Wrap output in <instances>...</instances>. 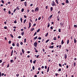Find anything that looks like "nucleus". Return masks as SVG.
Listing matches in <instances>:
<instances>
[{
    "instance_id": "nucleus-1",
    "label": "nucleus",
    "mask_w": 77,
    "mask_h": 77,
    "mask_svg": "<svg viewBox=\"0 0 77 77\" xmlns=\"http://www.w3.org/2000/svg\"><path fill=\"white\" fill-rule=\"evenodd\" d=\"M34 45L35 47H36L38 45V42H35L34 43Z\"/></svg>"
},
{
    "instance_id": "nucleus-2",
    "label": "nucleus",
    "mask_w": 77,
    "mask_h": 77,
    "mask_svg": "<svg viewBox=\"0 0 77 77\" xmlns=\"http://www.w3.org/2000/svg\"><path fill=\"white\" fill-rule=\"evenodd\" d=\"M39 10V8H38V7H37L35 8V11L36 12V11H38Z\"/></svg>"
},
{
    "instance_id": "nucleus-3",
    "label": "nucleus",
    "mask_w": 77,
    "mask_h": 77,
    "mask_svg": "<svg viewBox=\"0 0 77 77\" xmlns=\"http://www.w3.org/2000/svg\"><path fill=\"white\" fill-rule=\"evenodd\" d=\"M49 70H50V67H48V69L47 70V72H48V71H49Z\"/></svg>"
},
{
    "instance_id": "nucleus-4",
    "label": "nucleus",
    "mask_w": 77,
    "mask_h": 77,
    "mask_svg": "<svg viewBox=\"0 0 77 77\" xmlns=\"http://www.w3.org/2000/svg\"><path fill=\"white\" fill-rule=\"evenodd\" d=\"M60 25L61 27H63V23H60Z\"/></svg>"
},
{
    "instance_id": "nucleus-5",
    "label": "nucleus",
    "mask_w": 77,
    "mask_h": 77,
    "mask_svg": "<svg viewBox=\"0 0 77 77\" xmlns=\"http://www.w3.org/2000/svg\"><path fill=\"white\" fill-rule=\"evenodd\" d=\"M67 57V55H66V54H65V59H66V58Z\"/></svg>"
},
{
    "instance_id": "nucleus-6",
    "label": "nucleus",
    "mask_w": 77,
    "mask_h": 77,
    "mask_svg": "<svg viewBox=\"0 0 77 77\" xmlns=\"http://www.w3.org/2000/svg\"><path fill=\"white\" fill-rule=\"evenodd\" d=\"M66 3H67V4H68V3H69V2L68 0H66Z\"/></svg>"
},
{
    "instance_id": "nucleus-7",
    "label": "nucleus",
    "mask_w": 77,
    "mask_h": 77,
    "mask_svg": "<svg viewBox=\"0 0 77 77\" xmlns=\"http://www.w3.org/2000/svg\"><path fill=\"white\" fill-rule=\"evenodd\" d=\"M24 5H25V6H27V2H24Z\"/></svg>"
},
{
    "instance_id": "nucleus-8",
    "label": "nucleus",
    "mask_w": 77,
    "mask_h": 77,
    "mask_svg": "<svg viewBox=\"0 0 77 77\" xmlns=\"http://www.w3.org/2000/svg\"><path fill=\"white\" fill-rule=\"evenodd\" d=\"M76 42H77V41H76L75 38L74 40V43H76Z\"/></svg>"
},
{
    "instance_id": "nucleus-9",
    "label": "nucleus",
    "mask_w": 77,
    "mask_h": 77,
    "mask_svg": "<svg viewBox=\"0 0 77 77\" xmlns=\"http://www.w3.org/2000/svg\"><path fill=\"white\" fill-rule=\"evenodd\" d=\"M50 41V39H48L47 40H46V41L45 43H47V42H48V41Z\"/></svg>"
},
{
    "instance_id": "nucleus-10",
    "label": "nucleus",
    "mask_w": 77,
    "mask_h": 77,
    "mask_svg": "<svg viewBox=\"0 0 77 77\" xmlns=\"http://www.w3.org/2000/svg\"><path fill=\"white\" fill-rule=\"evenodd\" d=\"M35 29V28H32L31 29V31H32V32H33V30H34V29Z\"/></svg>"
},
{
    "instance_id": "nucleus-11",
    "label": "nucleus",
    "mask_w": 77,
    "mask_h": 77,
    "mask_svg": "<svg viewBox=\"0 0 77 77\" xmlns=\"http://www.w3.org/2000/svg\"><path fill=\"white\" fill-rule=\"evenodd\" d=\"M64 43V42H63V40H62L61 42V44L62 45V44H63Z\"/></svg>"
},
{
    "instance_id": "nucleus-12",
    "label": "nucleus",
    "mask_w": 77,
    "mask_h": 77,
    "mask_svg": "<svg viewBox=\"0 0 77 77\" xmlns=\"http://www.w3.org/2000/svg\"><path fill=\"white\" fill-rule=\"evenodd\" d=\"M22 53L23 54H24V49H22Z\"/></svg>"
},
{
    "instance_id": "nucleus-13",
    "label": "nucleus",
    "mask_w": 77,
    "mask_h": 77,
    "mask_svg": "<svg viewBox=\"0 0 77 77\" xmlns=\"http://www.w3.org/2000/svg\"><path fill=\"white\" fill-rule=\"evenodd\" d=\"M21 35H22V36H23L24 35V32H23L22 33H21Z\"/></svg>"
},
{
    "instance_id": "nucleus-14",
    "label": "nucleus",
    "mask_w": 77,
    "mask_h": 77,
    "mask_svg": "<svg viewBox=\"0 0 77 77\" xmlns=\"http://www.w3.org/2000/svg\"><path fill=\"white\" fill-rule=\"evenodd\" d=\"M54 46H50L49 47V48H54Z\"/></svg>"
},
{
    "instance_id": "nucleus-15",
    "label": "nucleus",
    "mask_w": 77,
    "mask_h": 77,
    "mask_svg": "<svg viewBox=\"0 0 77 77\" xmlns=\"http://www.w3.org/2000/svg\"><path fill=\"white\" fill-rule=\"evenodd\" d=\"M37 38H38V36H36V37H35L34 38V39L36 40V39H37Z\"/></svg>"
},
{
    "instance_id": "nucleus-16",
    "label": "nucleus",
    "mask_w": 77,
    "mask_h": 77,
    "mask_svg": "<svg viewBox=\"0 0 77 77\" xmlns=\"http://www.w3.org/2000/svg\"><path fill=\"white\" fill-rule=\"evenodd\" d=\"M24 11V8H22L21 9V12H23Z\"/></svg>"
},
{
    "instance_id": "nucleus-17",
    "label": "nucleus",
    "mask_w": 77,
    "mask_h": 77,
    "mask_svg": "<svg viewBox=\"0 0 77 77\" xmlns=\"http://www.w3.org/2000/svg\"><path fill=\"white\" fill-rule=\"evenodd\" d=\"M16 9H17V10H20V8H19V6H17V7Z\"/></svg>"
},
{
    "instance_id": "nucleus-18",
    "label": "nucleus",
    "mask_w": 77,
    "mask_h": 77,
    "mask_svg": "<svg viewBox=\"0 0 77 77\" xmlns=\"http://www.w3.org/2000/svg\"><path fill=\"white\" fill-rule=\"evenodd\" d=\"M69 42V40H68L67 42V44H68Z\"/></svg>"
},
{
    "instance_id": "nucleus-19",
    "label": "nucleus",
    "mask_w": 77,
    "mask_h": 77,
    "mask_svg": "<svg viewBox=\"0 0 77 77\" xmlns=\"http://www.w3.org/2000/svg\"><path fill=\"white\" fill-rule=\"evenodd\" d=\"M11 63H12V62H13V63H14V61H13V60H11Z\"/></svg>"
},
{
    "instance_id": "nucleus-20",
    "label": "nucleus",
    "mask_w": 77,
    "mask_h": 77,
    "mask_svg": "<svg viewBox=\"0 0 77 77\" xmlns=\"http://www.w3.org/2000/svg\"><path fill=\"white\" fill-rule=\"evenodd\" d=\"M20 21H21V22L22 23H23V19H22V18H20Z\"/></svg>"
},
{
    "instance_id": "nucleus-21",
    "label": "nucleus",
    "mask_w": 77,
    "mask_h": 77,
    "mask_svg": "<svg viewBox=\"0 0 77 77\" xmlns=\"http://www.w3.org/2000/svg\"><path fill=\"white\" fill-rule=\"evenodd\" d=\"M51 5H52V6H54V5H55V6H56V5H55V4L52 3H51Z\"/></svg>"
},
{
    "instance_id": "nucleus-22",
    "label": "nucleus",
    "mask_w": 77,
    "mask_h": 77,
    "mask_svg": "<svg viewBox=\"0 0 77 77\" xmlns=\"http://www.w3.org/2000/svg\"><path fill=\"white\" fill-rule=\"evenodd\" d=\"M53 7L51 8V11H53Z\"/></svg>"
},
{
    "instance_id": "nucleus-23",
    "label": "nucleus",
    "mask_w": 77,
    "mask_h": 77,
    "mask_svg": "<svg viewBox=\"0 0 77 77\" xmlns=\"http://www.w3.org/2000/svg\"><path fill=\"white\" fill-rule=\"evenodd\" d=\"M36 60H35L34 61H33V63L35 64V63H36Z\"/></svg>"
},
{
    "instance_id": "nucleus-24",
    "label": "nucleus",
    "mask_w": 77,
    "mask_h": 77,
    "mask_svg": "<svg viewBox=\"0 0 77 77\" xmlns=\"http://www.w3.org/2000/svg\"><path fill=\"white\" fill-rule=\"evenodd\" d=\"M10 36H11V37H12V38H14V36H13V35L12 34H11L10 35Z\"/></svg>"
},
{
    "instance_id": "nucleus-25",
    "label": "nucleus",
    "mask_w": 77,
    "mask_h": 77,
    "mask_svg": "<svg viewBox=\"0 0 77 77\" xmlns=\"http://www.w3.org/2000/svg\"><path fill=\"white\" fill-rule=\"evenodd\" d=\"M52 17H53V15H51L50 16V17H49V18H50V19H51V18H52Z\"/></svg>"
},
{
    "instance_id": "nucleus-26",
    "label": "nucleus",
    "mask_w": 77,
    "mask_h": 77,
    "mask_svg": "<svg viewBox=\"0 0 77 77\" xmlns=\"http://www.w3.org/2000/svg\"><path fill=\"white\" fill-rule=\"evenodd\" d=\"M48 33H47L46 34L45 36H48Z\"/></svg>"
},
{
    "instance_id": "nucleus-27",
    "label": "nucleus",
    "mask_w": 77,
    "mask_h": 77,
    "mask_svg": "<svg viewBox=\"0 0 77 77\" xmlns=\"http://www.w3.org/2000/svg\"><path fill=\"white\" fill-rule=\"evenodd\" d=\"M76 65V63L75 62L74 63V66H75Z\"/></svg>"
},
{
    "instance_id": "nucleus-28",
    "label": "nucleus",
    "mask_w": 77,
    "mask_h": 77,
    "mask_svg": "<svg viewBox=\"0 0 77 77\" xmlns=\"http://www.w3.org/2000/svg\"><path fill=\"white\" fill-rule=\"evenodd\" d=\"M38 39H39L40 40V39H42V38H41V37H38Z\"/></svg>"
},
{
    "instance_id": "nucleus-29",
    "label": "nucleus",
    "mask_w": 77,
    "mask_h": 77,
    "mask_svg": "<svg viewBox=\"0 0 77 77\" xmlns=\"http://www.w3.org/2000/svg\"><path fill=\"white\" fill-rule=\"evenodd\" d=\"M17 11V9H14V11H13L14 13L15 12V11Z\"/></svg>"
},
{
    "instance_id": "nucleus-30",
    "label": "nucleus",
    "mask_w": 77,
    "mask_h": 77,
    "mask_svg": "<svg viewBox=\"0 0 77 77\" xmlns=\"http://www.w3.org/2000/svg\"><path fill=\"white\" fill-rule=\"evenodd\" d=\"M32 69H33V70H35V66H32Z\"/></svg>"
},
{
    "instance_id": "nucleus-31",
    "label": "nucleus",
    "mask_w": 77,
    "mask_h": 77,
    "mask_svg": "<svg viewBox=\"0 0 77 77\" xmlns=\"http://www.w3.org/2000/svg\"><path fill=\"white\" fill-rule=\"evenodd\" d=\"M40 30V29H38L37 31V32H39Z\"/></svg>"
},
{
    "instance_id": "nucleus-32",
    "label": "nucleus",
    "mask_w": 77,
    "mask_h": 77,
    "mask_svg": "<svg viewBox=\"0 0 77 77\" xmlns=\"http://www.w3.org/2000/svg\"><path fill=\"white\" fill-rule=\"evenodd\" d=\"M54 40H56V39H56V37H55L54 38H53Z\"/></svg>"
},
{
    "instance_id": "nucleus-33",
    "label": "nucleus",
    "mask_w": 77,
    "mask_h": 77,
    "mask_svg": "<svg viewBox=\"0 0 77 77\" xmlns=\"http://www.w3.org/2000/svg\"><path fill=\"white\" fill-rule=\"evenodd\" d=\"M12 45H13V46H15V42H14V43H13L12 44Z\"/></svg>"
},
{
    "instance_id": "nucleus-34",
    "label": "nucleus",
    "mask_w": 77,
    "mask_h": 77,
    "mask_svg": "<svg viewBox=\"0 0 77 77\" xmlns=\"http://www.w3.org/2000/svg\"><path fill=\"white\" fill-rule=\"evenodd\" d=\"M59 66H60V67H62V65H61V64L59 63Z\"/></svg>"
},
{
    "instance_id": "nucleus-35",
    "label": "nucleus",
    "mask_w": 77,
    "mask_h": 77,
    "mask_svg": "<svg viewBox=\"0 0 77 77\" xmlns=\"http://www.w3.org/2000/svg\"><path fill=\"white\" fill-rule=\"evenodd\" d=\"M58 31H59V32H61V29H59Z\"/></svg>"
},
{
    "instance_id": "nucleus-36",
    "label": "nucleus",
    "mask_w": 77,
    "mask_h": 77,
    "mask_svg": "<svg viewBox=\"0 0 77 77\" xmlns=\"http://www.w3.org/2000/svg\"><path fill=\"white\" fill-rule=\"evenodd\" d=\"M29 26H31V23L30 22L29 23Z\"/></svg>"
},
{
    "instance_id": "nucleus-37",
    "label": "nucleus",
    "mask_w": 77,
    "mask_h": 77,
    "mask_svg": "<svg viewBox=\"0 0 77 77\" xmlns=\"http://www.w3.org/2000/svg\"><path fill=\"white\" fill-rule=\"evenodd\" d=\"M56 2L57 4H59V2H58V1L57 0H56Z\"/></svg>"
},
{
    "instance_id": "nucleus-38",
    "label": "nucleus",
    "mask_w": 77,
    "mask_h": 77,
    "mask_svg": "<svg viewBox=\"0 0 77 77\" xmlns=\"http://www.w3.org/2000/svg\"><path fill=\"white\" fill-rule=\"evenodd\" d=\"M51 62L52 61L51 60H49L48 61V62Z\"/></svg>"
},
{
    "instance_id": "nucleus-39",
    "label": "nucleus",
    "mask_w": 77,
    "mask_h": 77,
    "mask_svg": "<svg viewBox=\"0 0 77 77\" xmlns=\"http://www.w3.org/2000/svg\"><path fill=\"white\" fill-rule=\"evenodd\" d=\"M17 47H19V43H17Z\"/></svg>"
},
{
    "instance_id": "nucleus-40",
    "label": "nucleus",
    "mask_w": 77,
    "mask_h": 77,
    "mask_svg": "<svg viewBox=\"0 0 77 77\" xmlns=\"http://www.w3.org/2000/svg\"><path fill=\"white\" fill-rule=\"evenodd\" d=\"M26 19H25L23 21L24 23H26Z\"/></svg>"
},
{
    "instance_id": "nucleus-41",
    "label": "nucleus",
    "mask_w": 77,
    "mask_h": 77,
    "mask_svg": "<svg viewBox=\"0 0 77 77\" xmlns=\"http://www.w3.org/2000/svg\"><path fill=\"white\" fill-rule=\"evenodd\" d=\"M50 23H48V27H50Z\"/></svg>"
},
{
    "instance_id": "nucleus-42",
    "label": "nucleus",
    "mask_w": 77,
    "mask_h": 77,
    "mask_svg": "<svg viewBox=\"0 0 77 77\" xmlns=\"http://www.w3.org/2000/svg\"><path fill=\"white\" fill-rule=\"evenodd\" d=\"M8 43L9 44H11V41H9Z\"/></svg>"
},
{
    "instance_id": "nucleus-43",
    "label": "nucleus",
    "mask_w": 77,
    "mask_h": 77,
    "mask_svg": "<svg viewBox=\"0 0 77 77\" xmlns=\"http://www.w3.org/2000/svg\"><path fill=\"white\" fill-rule=\"evenodd\" d=\"M36 33H37L36 32H35V33L34 34L33 36H35V35H36Z\"/></svg>"
},
{
    "instance_id": "nucleus-44",
    "label": "nucleus",
    "mask_w": 77,
    "mask_h": 77,
    "mask_svg": "<svg viewBox=\"0 0 77 77\" xmlns=\"http://www.w3.org/2000/svg\"><path fill=\"white\" fill-rule=\"evenodd\" d=\"M24 42H26V38H25L24 39Z\"/></svg>"
},
{
    "instance_id": "nucleus-45",
    "label": "nucleus",
    "mask_w": 77,
    "mask_h": 77,
    "mask_svg": "<svg viewBox=\"0 0 77 77\" xmlns=\"http://www.w3.org/2000/svg\"><path fill=\"white\" fill-rule=\"evenodd\" d=\"M39 55H38L37 56V57H36V58H38V57H39Z\"/></svg>"
},
{
    "instance_id": "nucleus-46",
    "label": "nucleus",
    "mask_w": 77,
    "mask_h": 77,
    "mask_svg": "<svg viewBox=\"0 0 77 77\" xmlns=\"http://www.w3.org/2000/svg\"><path fill=\"white\" fill-rule=\"evenodd\" d=\"M11 11H9L8 14H11Z\"/></svg>"
},
{
    "instance_id": "nucleus-47",
    "label": "nucleus",
    "mask_w": 77,
    "mask_h": 77,
    "mask_svg": "<svg viewBox=\"0 0 77 77\" xmlns=\"http://www.w3.org/2000/svg\"><path fill=\"white\" fill-rule=\"evenodd\" d=\"M41 68L42 69H44V66H42V67H41Z\"/></svg>"
},
{
    "instance_id": "nucleus-48",
    "label": "nucleus",
    "mask_w": 77,
    "mask_h": 77,
    "mask_svg": "<svg viewBox=\"0 0 77 77\" xmlns=\"http://www.w3.org/2000/svg\"><path fill=\"white\" fill-rule=\"evenodd\" d=\"M0 77H2V72H0Z\"/></svg>"
},
{
    "instance_id": "nucleus-49",
    "label": "nucleus",
    "mask_w": 77,
    "mask_h": 77,
    "mask_svg": "<svg viewBox=\"0 0 77 77\" xmlns=\"http://www.w3.org/2000/svg\"><path fill=\"white\" fill-rule=\"evenodd\" d=\"M21 38V36H19L18 37V38Z\"/></svg>"
},
{
    "instance_id": "nucleus-50",
    "label": "nucleus",
    "mask_w": 77,
    "mask_h": 77,
    "mask_svg": "<svg viewBox=\"0 0 77 77\" xmlns=\"http://www.w3.org/2000/svg\"><path fill=\"white\" fill-rule=\"evenodd\" d=\"M41 17H39L38 18V20H41Z\"/></svg>"
},
{
    "instance_id": "nucleus-51",
    "label": "nucleus",
    "mask_w": 77,
    "mask_h": 77,
    "mask_svg": "<svg viewBox=\"0 0 77 77\" xmlns=\"http://www.w3.org/2000/svg\"><path fill=\"white\" fill-rule=\"evenodd\" d=\"M55 74L56 76H57V75H58V74L57 73H55Z\"/></svg>"
},
{
    "instance_id": "nucleus-52",
    "label": "nucleus",
    "mask_w": 77,
    "mask_h": 77,
    "mask_svg": "<svg viewBox=\"0 0 77 77\" xmlns=\"http://www.w3.org/2000/svg\"><path fill=\"white\" fill-rule=\"evenodd\" d=\"M45 69H47V66H45Z\"/></svg>"
},
{
    "instance_id": "nucleus-53",
    "label": "nucleus",
    "mask_w": 77,
    "mask_h": 77,
    "mask_svg": "<svg viewBox=\"0 0 77 77\" xmlns=\"http://www.w3.org/2000/svg\"><path fill=\"white\" fill-rule=\"evenodd\" d=\"M51 29H52V30H53V27L52 26L51 27Z\"/></svg>"
},
{
    "instance_id": "nucleus-54",
    "label": "nucleus",
    "mask_w": 77,
    "mask_h": 77,
    "mask_svg": "<svg viewBox=\"0 0 77 77\" xmlns=\"http://www.w3.org/2000/svg\"><path fill=\"white\" fill-rule=\"evenodd\" d=\"M52 2H53L52 3H53V4H54L55 5V2H54V1H53Z\"/></svg>"
},
{
    "instance_id": "nucleus-55",
    "label": "nucleus",
    "mask_w": 77,
    "mask_h": 77,
    "mask_svg": "<svg viewBox=\"0 0 77 77\" xmlns=\"http://www.w3.org/2000/svg\"><path fill=\"white\" fill-rule=\"evenodd\" d=\"M20 56H22L23 55V53H20Z\"/></svg>"
},
{
    "instance_id": "nucleus-56",
    "label": "nucleus",
    "mask_w": 77,
    "mask_h": 77,
    "mask_svg": "<svg viewBox=\"0 0 77 77\" xmlns=\"http://www.w3.org/2000/svg\"><path fill=\"white\" fill-rule=\"evenodd\" d=\"M66 51H67V52H68V51H69L68 49H66Z\"/></svg>"
},
{
    "instance_id": "nucleus-57",
    "label": "nucleus",
    "mask_w": 77,
    "mask_h": 77,
    "mask_svg": "<svg viewBox=\"0 0 77 77\" xmlns=\"http://www.w3.org/2000/svg\"><path fill=\"white\" fill-rule=\"evenodd\" d=\"M58 71H61V69H58Z\"/></svg>"
},
{
    "instance_id": "nucleus-58",
    "label": "nucleus",
    "mask_w": 77,
    "mask_h": 77,
    "mask_svg": "<svg viewBox=\"0 0 77 77\" xmlns=\"http://www.w3.org/2000/svg\"><path fill=\"white\" fill-rule=\"evenodd\" d=\"M2 3H4V1H3V0H2Z\"/></svg>"
},
{
    "instance_id": "nucleus-59",
    "label": "nucleus",
    "mask_w": 77,
    "mask_h": 77,
    "mask_svg": "<svg viewBox=\"0 0 77 77\" xmlns=\"http://www.w3.org/2000/svg\"><path fill=\"white\" fill-rule=\"evenodd\" d=\"M24 17L25 18H27V16H26L25 15H24Z\"/></svg>"
},
{
    "instance_id": "nucleus-60",
    "label": "nucleus",
    "mask_w": 77,
    "mask_h": 77,
    "mask_svg": "<svg viewBox=\"0 0 77 77\" xmlns=\"http://www.w3.org/2000/svg\"><path fill=\"white\" fill-rule=\"evenodd\" d=\"M14 23H17V21L16 20H15V21H14Z\"/></svg>"
},
{
    "instance_id": "nucleus-61",
    "label": "nucleus",
    "mask_w": 77,
    "mask_h": 77,
    "mask_svg": "<svg viewBox=\"0 0 77 77\" xmlns=\"http://www.w3.org/2000/svg\"><path fill=\"white\" fill-rule=\"evenodd\" d=\"M43 52H45V49H43Z\"/></svg>"
},
{
    "instance_id": "nucleus-62",
    "label": "nucleus",
    "mask_w": 77,
    "mask_h": 77,
    "mask_svg": "<svg viewBox=\"0 0 77 77\" xmlns=\"http://www.w3.org/2000/svg\"><path fill=\"white\" fill-rule=\"evenodd\" d=\"M30 63H32V60H30Z\"/></svg>"
},
{
    "instance_id": "nucleus-63",
    "label": "nucleus",
    "mask_w": 77,
    "mask_h": 77,
    "mask_svg": "<svg viewBox=\"0 0 77 77\" xmlns=\"http://www.w3.org/2000/svg\"><path fill=\"white\" fill-rule=\"evenodd\" d=\"M16 76L17 77H18L19 76V74H17L16 75Z\"/></svg>"
},
{
    "instance_id": "nucleus-64",
    "label": "nucleus",
    "mask_w": 77,
    "mask_h": 77,
    "mask_svg": "<svg viewBox=\"0 0 77 77\" xmlns=\"http://www.w3.org/2000/svg\"><path fill=\"white\" fill-rule=\"evenodd\" d=\"M45 8H46V9H48V6H46Z\"/></svg>"
}]
</instances>
